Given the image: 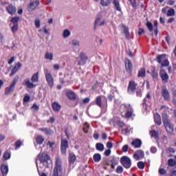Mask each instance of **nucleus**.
I'll list each match as a JSON object with an SVG mask.
<instances>
[{
	"mask_svg": "<svg viewBox=\"0 0 176 176\" xmlns=\"http://www.w3.org/2000/svg\"><path fill=\"white\" fill-rule=\"evenodd\" d=\"M162 121L167 133H168V134H173V133H174V125L171 124L170 120H168V116L167 113H164L162 114Z\"/></svg>",
	"mask_w": 176,
	"mask_h": 176,
	"instance_id": "obj_1",
	"label": "nucleus"
},
{
	"mask_svg": "<svg viewBox=\"0 0 176 176\" xmlns=\"http://www.w3.org/2000/svg\"><path fill=\"white\" fill-rule=\"evenodd\" d=\"M38 157L41 163H43L47 168H49V160H50V156L49 155L41 153L38 154Z\"/></svg>",
	"mask_w": 176,
	"mask_h": 176,
	"instance_id": "obj_2",
	"label": "nucleus"
},
{
	"mask_svg": "<svg viewBox=\"0 0 176 176\" xmlns=\"http://www.w3.org/2000/svg\"><path fill=\"white\" fill-rule=\"evenodd\" d=\"M20 79V77L19 76H16L14 77L12 83L10 85L9 87L6 89V91H5V94H10V93H13L14 91V87L16 86V83L19 82V80Z\"/></svg>",
	"mask_w": 176,
	"mask_h": 176,
	"instance_id": "obj_3",
	"label": "nucleus"
},
{
	"mask_svg": "<svg viewBox=\"0 0 176 176\" xmlns=\"http://www.w3.org/2000/svg\"><path fill=\"white\" fill-rule=\"evenodd\" d=\"M63 168L61 166V160L59 157L56 159V165L54 168L52 176H58V171H61Z\"/></svg>",
	"mask_w": 176,
	"mask_h": 176,
	"instance_id": "obj_4",
	"label": "nucleus"
},
{
	"mask_svg": "<svg viewBox=\"0 0 176 176\" xmlns=\"http://www.w3.org/2000/svg\"><path fill=\"white\" fill-rule=\"evenodd\" d=\"M45 78L46 80L50 87H53L54 86V80L53 79V76H52V73L49 72L47 69H45Z\"/></svg>",
	"mask_w": 176,
	"mask_h": 176,
	"instance_id": "obj_5",
	"label": "nucleus"
},
{
	"mask_svg": "<svg viewBox=\"0 0 176 176\" xmlns=\"http://www.w3.org/2000/svg\"><path fill=\"white\" fill-rule=\"evenodd\" d=\"M120 163L125 168H130L131 167V160L127 156L121 157Z\"/></svg>",
	"mask_w": 176,
	"mask_h": 176,
	"instance_id": "obj_6",
	"label": "nucleus"
},
{
	"mask_svg": "<svg viewBox=\"0 0 176 176\" xmlns=\"http://www.w3.org/2000/svg\"><path fill=\"white\" fill-rule=\"evenodd\" d=\"M21 63L20 62H18L15 64L14 67L12 69L11 73L10 74V76H13L16 72H19L20 69H21Z\"/></svg>",
	"mask_w": 176,
	"mask_h": 176,
	"instance_id": "obj_7",
	"label": "nucleus"
},
{
	"mask_svg": "<svg viewBox=\"0 0 176 176\" xmlns=\"http://www.w3.org/2000/svg\"><path fill=\"white\" fill-rule=\"evenodd\" d=\"M6 11L8 12V13L9 14L13 15V14H16V6H14L12 4L8 5L6 8Z\"/></svg>",
	"mask_w": 176,
	"mask_h": 176,
	"instance_id": "obj_8",
	"label": "nucleus"
},
{
	"mask_svg": "<svg viewBox=\"0 0 176 176\" xmlns=\"http://www.w3.org/2000/svg\"><path fill=\"white\" fill-rule=\"evenodd\" d=\"M67 148H68V141L67 140H62L60 151L63 155H65L67 152Z\"/></svg>",
	"mask_w": 176,
	"mask_h": 176,
	"instance_id": "obj_9",
	"label": "nucleus"
},
{
	"mask_svg": "<svg viewBox=\"0 0 176 176\" xmlns=\"http://www.w3.org/2000/svg\"><path fill=\"white\" fill-rule=\"evenodd\" d=\"M38 6H39V0H36L34 2H31L28 6V11L32 12V10H35Z\"/></svg>",
	"mask_w": 176,
	"mask_h": 176,
	"instance_id": "obj_10",
	"label": "nucleus"
},
{
	"mask_svg": "<svg viewBox=\"0 0 176 176\" xmlns=\"http://www.w3.org/2000/svg\"><path fill=\"white\" fill-rule=\"evenodd\" d=\"M125 67L127 72H129V74H131L133 72V63H131V60L126 59Z\"/></svg>",
	"mask_w": 176,
	"mask_h": 176,
	"instance_id": "obj_11",
	"label": "nucleus"
},
{
	"mask_svg": "<svg viewBox=\"0 0 176 176\" xmlns=\"http://www.w3.org/2000/svg\"><path fill=\"white\" fill-rule=\"evenodd\" d=\"M160 75L164 83H167V82H168V74H167V72H166L164 69L160 72Z\"/></svg>",
	"mask_w": 176,
	"mask_h": 176,
	"instance_id": "obj_12",
	"label": "nucleus"
},
{
	"mask_svg": "<svg viewBox=\"0 0 176 176\" xmlns=\"http://www.w3.org/2000/svg\"><path fill=\"white\" fill-rule=\"evenodd\" d=\"M137 85H135V82L130 81L129 85L128 86V91H135Z\"/></svg>",
	"mask_w": 176,
	"mask_h": 176,
	"instance_id": "obj_13",
	"label": "nucleus"
},
{
	"mask_svg": "<svg viewBox=\"0 0 176 176\" xmlns=\"http://www.w3.org/2000/svg\"><path fill=\"white\" fill-rule=\"evenodd\" d=\"M25 85L26 86L27 89H34V87H36V85L28 79L24 80Z\"/></svg>",
	"mask_w": 176,
	"mask_h": 176,
	"instance_id": "obj_14",
	"label": "nucleus"
},
{
	"mask_svg": "<svg viewBox=\"0 0 176 176\" xmlns=\"http://www.w3.org/2000/svg\"><path fill=\"white\" fill-rule=\"evenodd\" d=\"M67 97L69 98V100H72L73 101H75L76 100V95L74 94V91H69L66 93Z\"/></svg>",
	"mask_w": 176,
	"mask_h": 176,
	"instance_id": "obj_15",
	"label": "nucleus"
},
{
	"mask_svg": "<svg viewBox=\"0 0 176 176\" xmlns=\"http://www.w3.org/2000/svg\"><path fill=\"white\" fill-rule=\"evenodd\" d=\"M1 173L3 176H6L9 173V167L6 164L1 165Z\"/></svg>",
	"mask_w": 176,
	"mask_h": 176,
	"instance_id": "obj_16",
	"label": "nucleus"
},
{
	"mask_svg": "<svg viewBox=\"0 0 176 176\" xmlns=\"http://www.w3.org/2000/svg\"><path fill=\"white\" fill-rule=\"evenodd\" d=\"M122 28H123V34L126 35V39H130V32H129V27L122 25Z\"/></svg>",
	"mask_w": 176,
	"mask_h": 176,
	"instance_id": "obj_17",
	"label": "nucleus"
},
{
	"mask_svg": "<svg viewBox=\"0 0 176 176\" xmlns=\"http://www.w3.org/2000/svg\"><path fill=\"white\" fill-rule=\"evenodd\" d=\"M142 142H141V140L135 139L132 143L131 145H133L135 148H141Z\"/></svg>",
	"mask_w": 176,
	"mask_h": 176,
	"instance_id": "obj_18",
	"label": "nucleus"
},
{
	"mask_svg": "<svg viewBox=\"0 0 176 176\" xmlns=\"http://www.w3.org/2000/svg\"><path fill=\"white\" fill-rule=\"evenodd\" d=\"M101 19H102V14L97 15L96 19L95 20V23H94V30H97V25H98V23H100V21H101Z\"/></svg>",
	"mask_w": 176,
	"mask_h": 176,
	"instance_id": "obj_19",
	"label": "nucleus"
},
{
	"mask_svg": "<svg viewBox=\"0 0 176 176\" xmlns=\"http://www.w3.org/2000/svg\"><path fill=\"white\" fill-rule=\"evenodd\" d=\"M69 162L70 163V164H74V163H75V162H76V155H75V154L74 153H70L69 155Z\"/></svg>",
	"mask_w": 176,
	"mask_h": 176,
	"instance_id": "obj_20",
	"label": "nucleus"
},
{
	"mask_svg": "<svg viewBox=\"0 0 176 176\" xmlns=\"http://www.w3.org/2000/svg\"><path fill=\"white\" fill-rule=\"evenodd\" d=\"M150 135L152 138H155V140H159V132L155 130L150 131Z\"/></svg>",
	"mask_w": 176,
	"mask_h": 176,
	"instance_id": "obj_21",
	"label": "nucleus"
},
{
	"mask_svg": "<svg viewBox=\"0 0 176 176\" xmlns=\"http://www.w3.org/2000/svg\"><path fill=\"white\" fill-rule=\"evenodd\" d=\"M80 58L81 61H82L83 64H86V61L89 60V58H87V56H86V54L85 52H81L80 54Z\"/></svg>",
	"mask_w": 176,
	"mask_h": 176,
	"instance_id": "obj_22",
	"label": "nucleus"
},
{
	"mask_svg": "<svg viewBox=\"0 0 176 176\" xmlns=\"http://www.w3.org/2000/svg\"><path fill=\"white\" fill-rule=\"evenodd\" d=\"M154 120L155 123L158 124V126H160V124H162V118H160V115H159V113H156L154 116Z\"/></svg>",
	"mask_w": 176,
	"mask_h": 176,
	"instance_id": "obj_23",
	"label": "nucleus"
},
{
	"mask_svg": "<svg viewBox=\"0 0 176 176\" xmlns=\"http://www.w3.org/2000/svg\"><path fill=\"white\" fill-rule=\"evenodd\" d=\"M113 5H114V8L118 11L122 12V8H120V4L119 3V1L113 0Z\"/></svg>",
	"mask_w": 176,
	"mask_h": 176,
	"instance_id": "obj_24",
	"label": "nucleus"
},
{
	"mask_svg": "<svg viewBox=\"0 0 176 176\" xmlns=\"http://www.w3.org/2000/svg\"><path fill=\"white\" fill-rule=\"evenodd\" d=\"M45 141V138L42 135H38L36 138V142L38 144V145H42L43 142Z\"/></svg>",
	"mask_w": 176,
	"mask_h": 176,
	"instance_id": "obj_25",
	"label": "nucleus"
},
{
	"mask_svg": "<svg viewBox=\"0 0 176 176\" xmlns=\"http://www.w3.org/2000/svg\"><path fill=\"white\" fill-rule=\"evenodd\" d=\"M52 108H53L54 111H55V112H58L60 111V109H61V105H60L57 102H54L52 104Z\"/></svg>",
	"mask_w": 176,
	"mask_h": 176,
	"instance_id": "obj_26",
	"label": "nucleus"
},
{
	"mask_svg": "<svg viewBox=\"0 0 176 176\" xmlns=\"http://www.w3.org/2000/svg\"><path fill=\"white\" fill-rule=\"evenodd\" d=\"M165 57H166V54L158 55L157 56L156 60L157 61V63H159V64H162V63L164 61Z\"/></svg>",
	"mask_w": 176,
	"mask_h": 176,
	"instance_id": "obj_27",
	"label": "nucleus"
},
{
	"mask_svg": "<svg viewBox=\"0 0 176 176\" xmlns=\"http://www.w3.org/2000/svg\"><path fill=\"white\" fill-rule=\"evenodd\" d=\"M38 75H39V73L37 72V73H35V74L32 76L31 80H32V82L33 83H35V82H38L39 81Z\"/></svg>",
	"mask_w": 176,
	"mask_h": 176,
	"instance_id": "obj_28",
	"label": "nucleus"
},
{
	"mask_svg": "<svg viewBox=\"0 0 176 176\" xmlns=\"http://www.w3.org/2000/svg\"><path fill=\"white\" fill-rule=\"evenodd\" d=\"M162 93L164 100H170V94L167 89H164Z\"/></svg>",
	"mask_w": 176,
	"mask_h": 176,
	"instance_id": "obj_29",
	"label": "nucleus"
},
{
	"mask_svg": "<svg viewBox=\"0 0 176 176\" xmlns=\"http://www.w3.org/2000/svg\"><path fill=\"white\" fill-rule=\"evenodd\" d=\"M145 75H146L145 68L140 69L138 74V78H144Z\"/></svg>",
	"mask_w": 176,
	"mask_h": 176,
	"instance_id": "obj_30",
	"label": "nucleus"
},
{
	"mask_svg": "<svg viewBox=\"0 0 176 176\" xmlns=\"http://www.w3.org/2000/svg\"><path fill=\"white\" fill-rule=\"evenodd\" d=\"M96 104L98 105V107H102V100L101 99V96H98L96 99Z\"/></svg>",
	"mask_w": 176,
	"mask_h": 176,
	"instance_id": "obj_31",
	"label": "nucleus"
},
{
	"mask_svg": "<svg viewBox=\"0 0 176 176\" xmlns=\"http://www.w3.org/2000/svg\"><path fill=\"white\" fill-rule=\"evenodd\" d=\"M89 129H90V124H89V123L87 122H85L84 124V126H83V128H82V130L83 131L87 134L89 133Z\"/></svg>",
	"mask_w": 176,
	"mask_h": 176,
	"instance_id": "obj_32",
	"label": "nucleus"
},
{
	"mask_svg": "<svg viewBox=\"0 0 176 176\" xmlns=\"http://www.w3.org/2000/svg\"><path fill=\"white\" fill-rule=\"evenodd\" d=\"M45 60H50L52 61V60H53V53L46 52L45 54Z\"/></svg>",
	"mask_w": 176,
	"mask_h": 176,
	"instance_id": "obj_33",
	"label": "nucleus"
},
{
	"mask_svg": "<svg viewBox=\"0 0 176 176\" xmlns=\"http://www.w3.org/2000/svg\"><path fill=\"white\" fill-rule=\"evenodd\" d=\"M39 130L41 131H43L44 133H45V134H47V135H52V129H47V128H41V129H39Z\"/></svg>",
	"mask_w": 176,
	"mask_h": 176,
	"instance_id": "obj_34",
	"label": "nucleus"
},
{
	"mask_svg": "<svg viewBox=\"0 0 176 176\" xmlns=\"http://www.w3.org/2000/svg\"><path fill=\"white\" fill-rule=\"evenodd\" d=\"M96 148L97 151H100V152H102V151H104V144H102V143H97Z\"/></svg>",
	"mask_w": 176,
	"mask_h": 176,
	"instance_id": "obj_35",
	"label": "nucleus"
},
{
	"mask_svg": "<svg viewBox=\"0 0 176 176\" xmlns=\"http://www.w3.org/2000/svg\"><path fill=\"white\" fill-rule=\"evenodd\" d=\"M112 0H101L100 3L102 6H109Z\"/></svg>",
	"mask_w": 176,
	"mask_h": 176,
	"instance_id": "obj_36",
	"label": "nucleus"
},
{
	"mask_svg": "<svg viewBox=\"0 0 176 176\" xmlns=\"http://www.w3.org/2000/svg\"><path fill=\"white\" fill-rule=\"evenodd\" d=\"M94 160L96 162H100L101 160V155L100 153H96L94 155Z\"/></svg>",
	"mask_w": 176,
	"mask_h": 176,
	"instance_id": "obj_37",
	"label": "nucleus"
},
{
	"mask_svg": "<svg viewBox=\"0 0 176 176\" xmlns=\"http://www.w3.org/2000/svg\"><path fill=\"white\" fill-rule=\"evenodd\" d=\"M168 17H170L171 16H175V10L173 8H170L167 13Z\"/></svg>",
	"mask_w": 176,
	"mask_h": 176,
	"instance_id": "obj_38",
	"label": "nucleus"
},
{
	"mask_svg": "<svg viewBox=\"0 0 176 176\" xmlns=\"http://www.w3.org/2000/svg\"><path fill=\"white\" fill-rule=\"evenodd\" d=\"M20 20V17L19 16H15L13 17L11 19V23H13L14 25H17V23H19V21Z\"/></svg>",
	"mask_w": 176,
	"mask_h": 176,
	"instance_id": "obj_39",
	"label": "nucleus"
},
{
	"mask_svg": "<svg viewBox=\"0 0 176 176\" xmlns=\"http://www.w3.org/2000/svg\"><path fill=\"white\" fill-rule=\"evenodd\" d=\"M69 35H71V32H69V30H68V29L65 30L63 32V38H68V36H69Z\"/></svg>",
	"mask_w": 176,
	"mask_h": 176,
	"instance_id": "obj_40",
	"label": "nucleus"
},
{
	"mask_svg": "<svg viewBox=\"0 0 176 176\" xmlns=\"http://www.w3.org/2000/svg\"><path fill=\"white\" fill-rule=\"evenodd\" d=\"M168 166H170V167H174V166H175L176 162L174 161L173 159H169L168 160Z\"/></svg>",
	"mask_w": 176,
	"mask_h": 176,
	"instance_id": "obj_41",
	"label": "nucleus"
},
{
	"mask_svg": "<svg viewBox=\"0 0 176 176\" xmlns=\"http://www.w3.org/2000/svg\"><path fill=\"white\" fill-rule=\"evenodd\" d=\"M146 25L150 32H152V31H153V25L151 22H147Z\"/></svg>",
	"mask_w": 176,
	"mask_h": 176,
	"instance_id": "obj_42",
	"label": "nucleus"
},
{
	"mask_svg": "<svg viewBox=\"0 0 176 176\" xmlns=\"http://www.w3.org/2000/svg\"><path fill=\"white\" fill-rule=\"evenodd\" d=\"M138 168H140L141 170H142L145 168V164H144L143 162H139L138 163Z\"/></svg>",
	"mask_w": 176,
	"mask_h": 176,
	"instance_id": "obj_43",
	"label": "nucleus"
},
{
	"mask_svg": "<svg viewBox=\"0 0 176 176\" xmlns=\"http://www.w3.org/2000/svg\"><path fill=\"white\" fill-rule=\"evenodd\" d=\"M15 149H19L20 146H21V141L17 140L14 144Z\"/></svg>",
	"mask_w": 176,
	"mask_h": 176,
	"instance_id": "obj_44",
	"label": "nucleus"
},
{
	"mask_svg": "<svg viewBox=\"0 0 176 176\" xmlns=\"http://www.w3.org/2000/svg\"><path fill=\"white\" fill-rule=\"evenodd\" d=\"M151 74H152V77H153L154 79H156V78H157V76H158L157 72H156V70L155 69V68L152 70Z\"/></svg>",
	"mask_w": 176,
	"mask_h": 176,
	"instance_id": "obj_45",
	"label": "nucleus"
},
{
	"mask_svg": "<svg viewBox=\"0 0 176 176\" xmlns=\"http://www.w3.org/2000/svg\"><path fill=\"white\" fill-rule=\"evenodd\" d=\"M116 173H118V174L123 173V167H122V166H118L116 168Z\"/></svg>",
	"mask_w": 176,
	"mask_h": 176,
	"instance_id": "obj_46",
	"label": "nucleus"
},
{
	"mask_svg": "<svg viewBox=\"0 0 176 176\" xmlns=\"http://www.w3.org/2000/svg\"><path fill=\"white\" fill-rule=\"evenodd\" d=\"M3 159H5V160L10 159V153L6 152L3 155Z\"/></svg>",
	"mask_w": 176,
	"mask_h": 176,
	"instance_id": "obj_47",
	"label": "nucleus"
},
{
	"mask_svg": "<svg viewBox=\"0 0 176 176\" xmlns=\"http://www.w3.org/2000/svg\"><path fill=\"white\" fill-rule=\"evenodd\" d=\"M30 100H31V97L30 96V95H25L24 96V98H23V101L24 102H28V101H30Z\"/></svg>",
	"mask_w": 176,
	"mask_h": 176,
	"instance_id": "obj_48",
	"label": "nucleus"
},
{
	"mask_svg": "<svg viewBox=\"0 0 176 176\" xmlns=\"http://www.w3.org/2000/svg\"><path fill=\"white\" fill-rule=\"evenodd\" d=\"M136 153L140 158L144 157V151H142L141 150H138V151H136Z\"/></svg>",
	"mask_w": 176,
	"mask_h": 176,
	"instance_id": "obj_49",
	"label": "nucleus"
},
{
	"mask_svg": "<svg viewBox=\"0 0 176 176\" xmlns=\"http://www.w3.org/2000/svg\"><path fill=\"white\" fill-rule=\"evenodd\" d=\"M168 60H164V63H161L162 67H168Z\"/></svg>",
	"mask_w": 176,
	"mask_h": 176,
	"instance_id": "obj_50",
	"label": "nucleus"
},
{
	"mask_svg": "<svg viewBox=\"0 0 176 176\" xmlns=\"http://www.w3.org/2000/svg\"><path fill=\"white\" fill-rule=\"evenodd\" d=\"M11 30L12 31V32H16V31H17V30H19V26L18 25H14L12 28Z\"/></svg>",
	"mask_w": 176,
	"mask_h": 176,
	"instance_id": "obj_51",
	"label": "nucleus"
},
{
	"mask_svg": "<svg viewBox=\"0 0 176 176\" xmlns=\"http://www.w3.org/2000/svg\"><path fill=\"white\" fill-rule=\"evenodd\" d=\"M35 26L36 28H39V27H41V20L37 19L35 21Z\"/></svg>",
	"mask_w": 176,
	"mask_h": 176,
	"instance_id": "obj_52",
	"label": "nucleus"
},
{
	"mask_svg": "<svg viewBox=\"0 0 176 176\" xmlns=\"http://www.w3.org/2000/svg\"><path fill=\"white\" fill-rule=\"evenodd\" d=\"M113 146V144H112L111 142H108L107 143V148H108L109 149H111V148Z\"/></svg>",
	"mask_w": 176,
	"mask_h": 176,
	"instance_id": "obj_53",
	"label": "nucleus"
},
{
	"mask_svg": "<svg viewBox=\"0 0 176 176\" xmlns=\"http://www.w3.org/2000/svg\"><path fill=\"white\" fill-rule=\"evenodd\" d=\"M133 116V113L131 111H127L125 114L126 118H131V116Z\"/></svg>",
	"mask_w": 176,
	"mask_h": 176,
	"instance_id": "obj_54",
	"label": "nucleus"
},
{
	"mask_svg": "<svg viewBox=\"0 0 176 176\" xmlns=\"http://www.w3.org/2000/svg\"><path fill=\"white\" fill-rule=\"evenodd\" d=\"M142 34H145V30L140 28L138 31V35H142Z\"/></svg>",
	"mask_w": 176,
	"mask_h": 176,
	"instance_id": "obj_55",
	"label": "nucleus"
},
{
	"mask_svg": "<svg viewBox=\"0 0 176 176\" xmlns=\"http://www.w3.org/2000/svg\"><path fill=\"white\" fill-rule=\"evenodd\" d=\"M32 109L34 111H38L39 109V106L36 105V104H34L32 107Z\"/></svg>",
	"mask_w": 176,
	"mask_h": 176,
	"instance_id": "obj_56",
	"label": "nucleus"
},
{
	"mask_svg": "<svg viewBox=\"0 0 176 176\" xmlns=\"http://www.w3.org/2000/svg\"><path fill=\"white\" fill-rule=\"evenodd\" d=\"M123 152H127L129 151V145L126 144L122 147Z\"/></svg>",
	"mask_w": 176,
	"mask_h": 176,
	"instance_id": "obj_57",
	"label": "nucleus"
},
{
	"mask_svg": "<svg viewBox=\"0 0 176 176\" xmlns=\"http://www.w3.org/2000/svg\"><path fill=\"white\" fill-rule=\"evenodd\" d=\"M111 163H112V164H115V166H116V164H118V160H116V158L113 157L111 160Z\"/></svg>",
	"mask_w": 176,
	"mask_h": 176,
	"instance_id": "obj_58",
	"label": "nucleus"
},
{
	"mask_svg": "<svg viewBox=\"0 0 176 176\" xmlns=\"http://www.w3.org/2000/svg\"><path fill=\"white\" fill-rule=\"evenodd\" d=\"M72 43L74 46H79V41L76 40H73Z\"/></svg>",
	"mask_w": 176,
	"mask_h": 176,
	"instance_id": "obj_59",
	"label": "nucleus"
},
{
	"mask_svg": "<svg viewBox=\"0 0 176 176\" xmlns=\"http://www.w3.org/2000/svg\"><path fill=\"white\" fill-rule=\"evenodd\" d=\"M133 157L134 159H135V160H140V155H138L137 152H135V154L133 155Z\"/></svg>",
	"mask_w": 176,
	"mask_h": 176,
	"instance_id": "obj_60",
	"label": "nucleus"
},
{
	"mask_svg": "<svg viewBox=\"0 0 176 176\" xmlns=\"http://www.w3.org/2000/svg\"><path fill=\"white\" fill-rule=\"evenodd\" d=\"M159 173L161 175H164V174H166V170L161 168L159 170Z\"/></svg>",
	"mask_w": 176,
	"mask_h": 176,
	"instance_id": "obj_61",
	"label": "nucleus"
},
{
	"mask_svg": "<svg viewBox=\"0 0 176 176\" xmlns=\"http://www.w3.org/2000/svg\"><path fill=\"white\" fill-rule=\"evenodd\" d=\"M104 155L105 156H109V155H111V149H107L104 152Z\"/></svg>",
	"mask_w": 176,
	"mask_h": 176,
	"instance_id": "obj_62",
	"label": "nucleus"
},
{
	"mask_svg": "<svg viewBox=\"0 0 176 176\" xmlns=\"http://www.w3.org/2000/svg\"><path fill=\"white\" fill-rule=\"evenodd\" d=\"M3 42H5V39L3 38V35H2L0 33V43H3Z\"/></svg>",
	"mask_w": 176,
	"mask_h": 176,
	"instance_id": "obj_63",
	"label": "nucleus"
},
{
	"mask_svg": "<svg viewBox=\"0 0 176 176\" xmlns=\"http://www.w3.org/2000/svg\"><path fill=\"white\" fill-rule=\"evenodd\" d=\"M14 61V57H12L10 60H8V64L10 65L11 64L13 63V62Z\"/></svg>",
	"mask_w": 176,
	"mask_h": 176,
	"instance_id": "obj_64",
	"label": "nucleus"
}]
</instances>
